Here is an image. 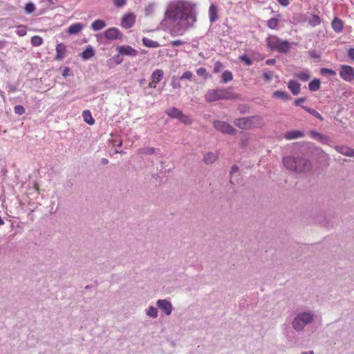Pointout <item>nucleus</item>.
Returning <instances> with one entry per match:
<instances>
[{"instance_id":"obj_1","label":"nucleus","mask_w":354,"mask_h":354,"mask_svg":"<svg viewBox=\"0 0 354 354\" xmlns=\"http://www.w3.org/2000/svg\"><path fill=\"white\" fill-rule=\"evenodd\" d=\"M196 21L192 4L185 1H173L167 5L164 19L160 24L168 26L172 36L183 35Z\"/></svg>"},{"instance_id":"obj_2","label":"nucleus","mask_w":354,"mask_h":354,"mask_svg":"<svg viewBox=\"0 0 354 354\" xmlns=\"http://www.w3.org/2000/svg\"><path fill=\"white\" fill-rule=\"evenodd\" d=\"M284 167L296 173H305L310 170V162L302 157L286 156L283 158Z\"/></svg>"},{"instance_id":"obj_3","label":"nucleus","mask_w":354,"mask_h":354,"mask_svg":"<svg viewBox=\"0 0 354 354\" xmlns=\"http://www.w3.org/2000/svg\"><path fill=\"white\" fill-rule=\"evenodd\" d=\"M239 96L234 93L231 88L209 89L205 95L207 102H213L218 100H234L239 99Z\"/></svg>"},{"instance_id":"obj_4","label":"nucleus","mask_w":354,"mask_h":354,"mask_svg":"<svg viewBox=\"0 0 354 354\" xmlns=\"http://www.w3.org/2000/svg\"><path fill=\"white\" fill-rule=\"evenodd\" d=\"M316 315L313 310H304L297 313L292 322V326L298 333L303 332L305 326L313 324Z\"/></svg>"},{"instance_id":"obj_5","label":"nucleus","mask_w":354,"mask_h":354,"mask_svg":"<svg viewBox=\"0 0 354 354\" xmlns=\"http://www.w3.org/2000/svg\"><path fill=\"white\" fill-rule=\"evenodd\" d=\"M234 124L242 129H250L261 127L263 124V118L259 115L243 117L236 119Z\"/></svg>"},{"instance_id":"obj_6","label":"nucleus","mask_w":354,"mask_h":354,"mask_svg":"<svg viewBox=\"0 0 354 354\" xmlns=\"http://www.w3.org/2000/svg\"><path fill=\"white\" fill-rule=\"evenodd\" d=\"M267 46L271 50L285 54L290 50V43L287 40H282L275 35H269L266 39Z\"/></svg>"},{"instance_id":"obj_7","label":"nucleus","mask_w":354,"mask_h":354,"mask_svg":"<svg viewBox=\"0 0 354 354\" xmlns=\"http://www.w3.org/2000/svg\"><path fill=\"white\" fill-rule=\"evenodd\" d=\"M213 125L216 130L225 134L234 135L236 132L234 128L223 121L215 120L213 122Z\"/></svg>"},{"instance_id":"obj_8","label":"nucleus","mask_w":354,"mask_h":354,"mask_svg":"<svg viewBox=\"0 0 354 354\" xmlns=\"http://www.w3.org/2000/svg\"><path fill=\"white\" fill-rule=\"evenodd\" d=\"M156 306L166 316H169L174 310L171 301L166 299L157 300Z\"/></svg>"},{"instance_id":"obj_9","label":"nucleus","mask_w":354,"mask_h":354,"mask_svg":"<svg viewBox=\"0 0 354 354\" xmlns=\"http://www.w3.org/2000/svg\"><path fill=\"white\" fill-rule=\"evenodd\" d=\"M339 75L344 81L351 82L354 80V68L348 65H342Z\"/></svg>"},{"instance_id":"obj_10","label":"nucleus","mask_w":354,"mask_h":354,"mask_svg":"<svg viewBox=\"0 0 354 354\" xmlns=\"http://www.w3.org/2000/svg\"><path fill=\"white\" fill-rule=\"evenodd\" d=\"M117 50L119 53L122 55H127L133 57H136L138 54L137 50L128 45L118 46Z\"/></svg>"},{"instance_id":"obj_11","label":"nucleus","mask_w":354,"mask_h":354,"mask_svg":"<svg viewBox=\"0 0 354 354\" xmlns=\"http://www.w3.org/2000/svg\"><path fill=\"white\" fill-rule=\"evenodd\" d=\"M104 37L107 39L115 40L122 39L123 37V35L119 29L116 28H110L104 32Z\"/></svg>"},{"instance_id":"obj_12","label":"nucleus","mask_w":354,"mask_h":354,"mask_svg":"<svg viewBox=\"0 0 354 354\" xmlns=\"http://www.w3.org/2000/svg\"><path fill=\"white\" fill-rule=\"evenodd\" d=\"M135 21L136 16L133 13H128L122 17L121 26L124 28L129 29L133 26Z\"/></svg>"},{"instance_id":"obj_13","label":"nucleus","mask_w":354,"mask_h":354,"mask_svg":"<svg viewBox=\"0 0 354 354\" xmlns=\"http://www.w3.org/2000/svg\"><path fill=\"white\" fill-rule=\"evenodd\" d=\"M310 135L312 138L317 140L322 144L330 145L331 142V140L328 136L319 133L315 131H311L310 132Z\"/></svg>"},{"instance_id":"obj_14","label":"nucleus","mask_w":354,"mask_h":354,"mask_svg":"<svg viewBox=\"0 0 354 354\" xmlns=\"http://www.w3.org/2000/svg\"><path fill=\"white\" fill-rule=\"evenodd\" d=\"M335 149L337 152L344 156L354 158V149L344 145H336Z\"/></svg>"},{"instance_id":"obj_15","label":"nucleus","mask_w":354,"mask_h":354,"mask_svg":"<svg viewBox=\"0 0 354 354\" xmlns=\"http://www.w3.org/2000/svg\"><path fill=\"white\" fill-rule=\"evenodd\" d=\"M55 51V59L59 61L62 60L65 57L66 47L64 44L59 43L57 45Z\"/></svg>"},{"instance_id":"obj_16","label":"nucleus","mask_w":354,"mask_h":354,"mask_svg":"<svg viewBox=\"0 0 354 354\" xmlns=\"http://www.w3.org/2000/svg\"><path fill=\"white\" fill-rule=\"evenodd\" d=\"M304 136V133L302 131L295 130V131H287L284 134V138L288 140H295L300 138H303Z\"/></svg>"},{"instance_id":"obj_17","label":"nucleus","mask_w":354,"mask_h":354,"mask_svg":"<svg viewBox=\"0 0 354 354\" xmlns=\"http://www.w3.org/2000/svg\"><path fill=\"white\" fill-rule=\"evenodd\" d=\"M159 149H155L151 147H145L138 150V153L140 155H152L156 153L160 152Z\"/></svg>"},{"instance_id":"obj_18","label":"nucleus","mask_w":354,"mask_h":354,"mask_svg":"<svg viewBox=\"0 0 354 354\" xmlns=\"http://www.w3.org/2000/svg\"><path fill=\"white\" fill-rule=\"evenodd\" d=\"M84 28V25L81 23H75L71 24L68 28V32L70 35L77 34L80 32Z\"/></svg>"},{"instance_id":"obj_19","label":"nucleus","mask_w":354,"mask_h":354,"mask_svg":"<svg viewBox=\"0 0 354 354\" xmlns=\"http://www.w3.org/2000/svg\"><path fill=\"white\" fill-rule=\"evenodd\" d=\"M164 72L161 69L155 70L151 75V80L155 84H158L162 79Z\"/></svg>"},{"instance_id":"obj_20","label":"nucleus","mask_w":354,"mask_h":354,"mask_svg":"<svg viewBox=\"0 0 354 354\" xmlns=\"http://www.w3.org/2000/svg\"><path fill=\"white\" fill-rule=\"evenodd\" d=\"M288 87L293 95H297L300 92L301 85L296 81L290 80L288 82Z\"/></svg>"},{"instance_id":"obj_21","label":"nucleus","mask_w":354,"mask_h":354,"mask_svg":"<svg viewBox=\"0 0 354 354\" xmlns=\"http://www.w3.org/2000/svg\"><path fill=\"white\" fill-rule=\"evenodd\" d=\"M218 158V156L216 153L213 152H208L204 155L203 161L207 165L212 164Z\"/></svg>"},{"instance_id":"obj_22","label":"nucleus","mask_w":354,"mask_h":354,"mask_svg":"<svg viewBox=\"0 0 354 354\" xmlns=\"http://www.w3.org/2000/svg\"><path fill=\"white\" fill-rule=\"evenodd\" d=\"M106 26V23L102 19H97L94 21L91 25V28L93 31H98L103 29Z\"/></svg>"},{"instance_id":"obj_23","label":"nucleus","mask_w":354,"mask_h":354,"mask_svg":"<svg viewBox=\"0 0 354 354\" xmlns=\"http://www.w3.org/2000/svg\"><path fill=\"white\" fill-rule=\"evenodd\" d=\"M94 56V50L91 46H88L82 53L81 57L84 60H88Z\"/></svg>"},{"instance_id":"obj_24","label":"nucleus","mask_w":354,"mask_h":354,"mask_svg":"<svg viewBox=\"0 0 354 354\" xmlns=\"http://www.w3.org/2000/svg\"><path fill=\"white\" fill-rule=\"evenodd\" d=\"M331 26L334 31L336 32H340L343 29L342 21L337 17L332 21Z\"/></svg>"},{"instance_id":"obj_25","label":"nucleus","mask_w":354,"mask_h":354,"mask_svg":"<svg viewBox=\"0 0 354 354\" xmlns=\"http://www.w3.org/2000/svg\"><path fill=\"white\" fill-rule=\"evenodd\" d=\"M145 313L147 317L153 319H156L158 316V309L153 306H150L146 308Z\"/></svg>"},{"instance_id":"obj_26","label":"nucleus","mask_w":354,"mask_h":354,"mask_svg":"<svg viewBox=\"0 0 354 354\" xmlns=\"http://www.w3.org/2000/svg\"><path fill=\"white\" fill-rule=\"evenodd\" d=\"M209 17L211 22H214L218 19L217 8L214 5H211L209 8Z\"/></svg>"},{"instance_id":"obj_27","label":"nucleus","mask_w":354,"mask_h":354,"mask_svg":"<svg viewBox=\"0 0 354 354\" xmlns=\"http://www.w3.org/2000/svg\"><path fill=\"white\" fill-rule=\"evenodd\" d=\"M142 44L148 48H158L160 46L158 42L145 37L142 38Z\"/></svg>"},{"instance_id":"obj_28","label":"nucleus","mask_w":354,"mask_h":354,"mask_svg":"<svg viewBox=\"0 0 354 354\" xmlns=\"http://www.w3.org/2000/svg\"><path fill=\"white\" fill-rule=\"evenodd\" d=\"M82 117L84 118V120L87 124L92 125L95 123V120L92 117V115L88 110H85L82 113Z\"/></svg>"},{"instance_id":"obj_29","label":"nucleus","mask_w":354,"mask_h":354,"mask_svg":"<svg viewBox=\"0 0 354 354\" xmlns=\"http://www.w3.org/2000/svg\"><path fill=\"white\" fill-rule=\"evenodd\" d=\"M239 168L236 165H233L231 168L230 181L233 185L239 183V180L236 178L235 176V174L239 172Z\"/></svg>"},{"instance_id":"obj_30","label":"nucleus","mask_w":354,"mask_h":354,"mask_svg":"<svg viewBox=\"0 0 354 354\" xmlns=\"http://www.w3.org/2000/svg\"><path fill=\"white\" fill-rule=\"evenodd\" d=\"M295 76L303 82H306L310 78V73L308 70L304 69L302 71L298 72L295 74Z\"/></svg>"},{"instance_id":"obj_31","label":"nucleus","mask_w":354,"mask_h":354,"mask_svg":"<svg viewBox=\"0 0 354 354\" xmlns=\"http://www.w3.org/2000/svg\"><path fill=\"white\" fill-rule=\"evenodd\" d=\"M301 108L303 109H304L306 111H307L308 113H309L310 114H311L312 115H313L315 118L320 120H323L324 118L322 116V115L318 113L316 110L313 109H311L307 106H304V105H302L301 106Z\"/></svg>"},{"instance_id":"obj_32","label":"nucleus","mask_w":354,"mask_h":354,"mask_svg":"<svg viewBox=\"0 0 354 354\" xmlns=\"http://www.w3.org/2000/svg\"><path fill=\"white\" fill-rule=\"evenodd\" d=\"M166 113L169 117L178 119L180 115H181L182 111L178 109L177 108L174 107V108L167 109L166 111Z\"/></svg>"},{"instance_id":"obj_33","label":"nucleus","mask_w":354,"mask_h":354,"mask_svg":"<svg viewBox=\"0 0 354 354\" xmlns=\"http://www.w3.org/2000/svg\"><path fill=\"white\" fill-rule=\"evenodd\" d=\"M273 97L275 98L281 99L285 101L288 100L290 98L289 95L286 92L282 91H274L273 93Z\"/></svg>"},{"instance_id":"obj_34","label":"nucleus","mask_w":354,"mask_h":354,"mask_svg":"<svg viewBox=\"0 0 354 354\" xmlns=\"http://www.w3.org/2000/svg\"><path fill=\"white\" fill-rule=\"evenodd\" d=\"M321 22H322L321 18L317 15H313L311 17V18H310L308 20V24L312 27H315V26L319 25L321 24Z\"/></svg>"},{"instance_id":"obj_35","label":"nucleus","mask_w":354,"mask_h":354,"mask_svg":"<svg viewBox=\"0 0 354 354\" xmlns=\"http://www.w3.org/2000/svg\"><path fill=\"white\" fill-rule=\"evenodd\" d=\"M320 87V80L318 79H314L308 84V88L311 91H317Z\"/></svg>"},{"instance_id":"obj_36","label":"nucleus","mask_w":354,"mask_h":354,"mask_svg":"<svg viewBox=\"0 0 354 354\" xmlns=\"http://www.w3.org/2000/svg\"><path fill=\"white\" fill-rule=\"evenodd\" d=\"M233 80V75L230 71H225L222 74V82L227 83Z\"/></svg>"},{"instance_id":"obj_37","label":"nucleus","mask_w":354,"mask_h":354,"mask_svg":"<svg viewBox=\"0 0 354 354\" xmlns=\"http://www.w3.org/2000/svg\"><path fill=\"white\" fill-rule=\"evenodd\" d=\"M42 43H43V39L39 36L35 35L31 38V44L34 46H39L42 44Z\"/></svg>"},{"instance_id":"obj_38","label":"nucleus","mask_w":354,"mask_h":354,"mask_svg":"<svg viewBox=\"0 0 354 354\" xmlns=\"http://www.w3.org/2000/svg\"><path fill=\"white\" fill-rule=\"evenodd\" d=\"M155 3H149L145 9V15L149 16L151 15L155 9Z\"/></svg>"},{"instance_id":"obj_39","label":"nucleus","mask_w":354,"mask_h":354,"mask_svg":"<svg viewBox=\"0 0 354 354\" xmlns=\"http://www.w3.org/2000/svg\"><path fill=\"white\" fill-rule=\"evenodd\" d=\"M35 10V4L32 2H28L26 4L24 10L26 14H30L33 12Z\"/></svg>"},{"instance_id":"obj_40","label":"nucleus","mask_w":354,"mask_h":354,"mask_svg":"<svg viewBox=\"0 0 354 354\" xmlns=\"http://www.w3.org/2000/svg\"><path fill=\"white\" fill-rule=\"evenodd\" d=\"M278 23H279V21L277 19L271 18L270 19H269L268 21L267 25L270 29H275V28H277V27L278 26Z\"/></svg>"},{"instance_id":"obj_41","label":"nucleus","mask_w":354,"mask_h":354,"mask_svg":"<svg viewBox=\"0 0 354 354\" xmlns=\"http://www.w3.org/2000/svg\"><path fill=\"white\" fill-rule=\"evenodd\" d=\"M16 33L20 37L26 35L27 33L26 27L24 26H19L16 30Z\"/></svg>"},{"instance_id":"obj_42","label":"nucleus","mask_w":354,"mask_h":354,"mask_svg":"<svg viewBox=\"0 0 354 354\" xmlns=\"http://www.w3.org/2000/svg\"><path fill=\"white\" fill-rule=\"evenodd\" d=\"M239 59L244 63L246 66H251L252 64V62L250 57H248L246 55H243L239 57Z\"/></svg>"},{"instance_id":"obj_43","label":"nucleus","mask_w":354,"mask_h":354,"mask_svg":"<svg viewBox=\"0 0 354 354\" xmlns=\"http://www.w3.org/2000/svg\"><path fill=\"white\" fill-rule=\"evenodd\" d=\"M223 69V65L220 61H217L214 65V73H218Z\"/></svg>"},{"instance_id":"obj_44","label":"nucleus","mask_w":354,"mask_h":354,"mask_svg":"<svg viewBox=\"0 0 354 354\" xmlns=\"http://www.w3.org/2000/svg\"><path fill=\"white\" fill-rule=\"evenodd\" d=\"M178 120L186 124H189L192 123V120L189 118V116L185 115L183 112L181 113V115H180Z\"/></svg>"},{"instance_id":"obj_45","label":"nucleus","mask_w":354,"mask_h":354,"mask_svg":"<svg viewBox=\"0 0 354 354\" xmlns=\"http://www.w3.org/2000/svg\"><path fill=\"white\" fill-rule=\"evenodd\" d=\"M320 72L322 75H328L330 76H335L336 75L335 71L326 68H322Z\"/></svg>"},{"instance_id":"obj_46","label":"nucleus","mask_w":354,"mask_h":354,"mask_svg":"<svg viewBox=\"0 0 354 354\" xmlns=\"http://www.w3.org/2000/svg\"><path fill=\"white\" fill-rule=\"evenodd\" d=\"M192 77H193V73L191 71H185V73H183V74L180 77L179 80H190L192 78Z\"/></svg>"},{"instance_id":"obj_47","label":"nucleus","mask_w":354,"mask_h":354,"mask_svg":"<svg viewBox=\"0 0 354 354\" xmlns=\"http://www.w3.org/2000/svg\"><path fill=\"white\" fill-rule=\"evenodd\" d=\"M171 86L174 89L180 88L181 87V85H180L179 81L178 80V78L176 77H172Z\"/></svg>"},{"instance_id":"obj_48","label":"nucleus","mask_w":354,"mask_h":354,"mask_svg":"<svg viewBox=\"0 0 354 354\" xmlns=\"http://www.w3.org/2000/svg\"><path fill=\"white\" fill-rule=\"evenodd\" d=\"M196 73L198 76L204 77L205 78H206L207 76V70L203 67L198 68L196 70Z\"/></svg>"},{"instance_id":"obj_49","label":"nucleus","mask_w":354,"mask_h":354,"mask_svg":"<svg viewBox=\"0 0 354 354\" xmlns=\"http://www.w3.org/2000/svg\"><path fill=\"white\" fill-rule=\"evenodd\" d=\"M15 113L21 115L25 113V109L21 105H17L14 107Z\"/></svg>"},{"instance_id":"obj_50","label":"nucleus","mask_w":354,"mask_h":354,"mask_svg":"<svg viewBox=\"0 0 354 354\" xmlns=\"http://www.w3.org/2000/svg\"><path fill=\"white\" fill-rule=\"evenodd\" d=\"M113 3L116 7L120 8V7L124 6L126 4L127 1L126 0H113Z\"/></svg>"},{"instance_id":"obj_51","label":"nucleus","mask_w":354,"mask_h":354,"mask_svg":"<svg viewBox=\"0 0 354 354\" xmlns=\"http://www.w3.org/2000/svg\"><path fill=\"white\" fill-rule=\"evenodd\" d=\"M263 77L267 82H270L272 79V73L271 72H266L263 73Z\"/></svg>"},{"instance_id":"obj_52","label":"nucleus","mask_w":354,"mask_h":354,"mask_svg":"<svg viewBox=\"0 0 354 354\" xmlns=\"http://www.w3.org/2000/svg\"><path fill=\"white\" fill-rule=\"evenodd\" d=\"M170 44L173 47H176V46H179L180 45L184 44L185 42L182 40L177 39V40L171 41Z\"/></svg>"},{"instance_id":"obj_53","label":"nucleus","mask_w":354,"mask_h":354,"mask_svg":"<svg viewBox=\"0 0 354 354\" xmlns=\"http://www.w3.org/2000/svg\"><path fill=\"white\" fill-rule=\"evenodd\" d=\"M306 97H300V98H298V99H297V100H295V102H294V104H295V106H301V104L302 102H306Z\"/></svg>"},{"instance_id":"obj_54","label":"nucleus","mask_w":354,"mask_h":354,"mask_svg":"<svg viewBox=\"0 0 354 354\" xmlns=\"http://www.w3.org/2000/svg\"><path fill=\"white\" fill-rule=\"evenodd\" d=\"M348 57L354 61V48H349L348 50Z\"/></svg>"},{"instance_id":"obj_55","label":"nucleus","mask_w":354,"mask_h":354,"mask_svg":"<svg viewBox=\"0 0 354 354\" xmlns=\"http://www.w3.org/2000/svg\"><path fill=\"white\" fill-rule=\"evenodd\" d=\"M278 2L283 7H286L290 4L289 0H278Z\"/></svg>"},{"instance_id":"obj_56","label":"nucleus","mask_w":354,"mask_h":354,"mask_svg":"<svg viewBox=\"0 0 354 354\" xmlns=\"http://www.w3.org/2000/svg\"><path fill=\"white\" fill-rule=\"evenodd\" d=\"M276 63L275 59H268L266 61L267 65H274Z\"/></svg>"},{"instance_id":"obj_57","label":"nucleus","mask_w":354,"mask_h":354,"mask_svg":"<svg viewBox=\"0 0 354 354\" xmlns=\"http://www.w3.org/2000/svg\"><path fill=\"white\" fill-rule=\"evenodd\" d=\"M69 71H70V70H69V68L66 67V68H64V70L63 73H62V75H63L64 77H66V76H68V75Z\"/></svg>"},{"instance_id":"obj_58","label":"nucleus","mask_w":354,"mask_h":354,"mask_svg":"<svg viewBox=\"0 0 354 354\" xmlns=\"http://www.w3.org/2000/svg\"><path fill=\"white\" fill-rule=\"evenodd\" d=\"M41 3H48V4H55V3L52 0H40Z\"/></svg>"},{"instance_id":"obj_59","label":"nucleus","mask_w":354,"mask_h":354,"mask_svg":"<svg viewBox=\"0 0 354 354\" xmlns=\"http://www.w3.org/2000/svg\"><path fill=\"white\" fill-rule=\"evenodd\" d=\"M156 84H155V82L151 81V82H150L149 84V87L155 88L156 87Z\"/></svg>"},{"instance_id":"obj_60","label":"nucleus","mask_w":354,"mask_h":354,"mask_svg":"<svg viewBox=\"0 0 354 354\" xmlns=\"http://www.w3.org/2000/svg\"><path fill=\"white\" fill-rule=\"evenodd\" d=\"M102 164H104V165H106V164L109 162V160H108V159H106V158H102Z\"/></svg>"},{"instance_id":"obj_61","label":"nucleus","mask_w":354,"mask_h":354,"mask_svg":"<svg viewBox=\"0 0 354 354\" xmlns=\"http://www.w3.org/2000/svg\"><path fill=\"white\" fill-rule=\"evenodd\" d=\"M301 354H314V352L313 351H310L307 352H302Z\"/></svg>"},{"instance_id":"obj_62","label":"nucleus","mask_w":354,"mask_h":354,"mask_svg":"<svg viewBox=\"0 0 354 354\" xmlns=\"http://www.w3.org/2000/svg\"><path fill=\"white\" fill-rule=\"evenodd\" d=\"M122 142H121V141H120L118 143L115 144V146H117V147H121V146H122Z\"/></svg>"}]
</instances>
